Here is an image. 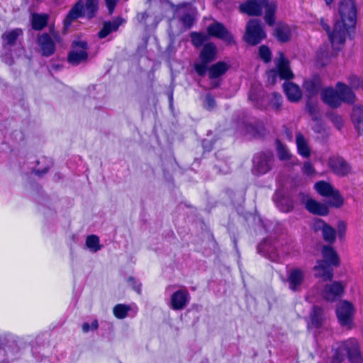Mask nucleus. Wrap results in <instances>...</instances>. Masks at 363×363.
Listing matches in <instances>:
<instances>
[{
	"instance_id": "nucleus-1",
	"label": "nucleus",
	"mask_w": 363,
	"mask_h": 363,
	"mask_svg": "<svg viewBox=\"0 0 363 363\" xmlns=\"http://www.w3.org/2000/svg\"><path fill=\"white\" fill-rule=\"evenodd\" d=\"M323 259L318 260L314 267L315 277L324 281H331L333 278V267L340 265L339 257L336 251L330 245H324L322 249Z\"/></svg>"
},
{
	"instance_id": "nucleus-2",
	"label": "nucleus",
	"mask_w": 363,
	"mask_h": 363,
	"mask_svg": "<svg viewBox=\"0 0 363 363\" xmlns=\"http://www.w3.org/2000/svg\"><path fill=\"white\" fill-rule=\"evenodd\" d=\"M266 37L264 25L259 19L253 18L247 22L243 36L246 43L255 46L259 44Z\"/></svg>"
},
{
	"instance_id": "nucleus-3",
	"label": "nucleus",
	"mask_w": 363,
	"mask_h": 363,
	"mask_svg": "<svg viewBox=\"0 0 363 363\" xmlns=\"http://www.w3.org/2000/svg\"><path fill=\"white\" fill-rule=\"evenodd\" d=\"M279 242L274 238L264 240L258 246L257 252L272 262H281L284 259V252L279 250Z\"/></svg>"
},
{
	"instance_id": "nucleus-4",
	"label": "nucleus",
	"mask_w": 363,
	"mask_h": 363,
	"mask_svg": "<svg viewBox=\"0 0 363 363\" xmlns=\"http://www.w3.org/2000/svg\"><path fill=\"white\" fill-rule=\"evenodd\" d=\"M339 14L340 23L348 31L350 28H354L357 22V9L354 0H342L339 4Z\"/></svg>"
},
{
	"instance_id": "nucleus-5",
	"label": "nucleus",
	"mask_w": 363,
	"mask_h": 363,
	"mask_svg": "<svg viewBox=\"0 0 363 363\" xmlns=\"http://www.w3.org/2000/svg\"><path fill=\"white\" fill-rule=\"evenodd\" d=\"M50 34L43 33L38 35L36 40L41 55L46 57L52 56L55 52V43H60L61 40V38L57 33L51 30Z\"/></svg>"
},
{
	"instance_id": "nucleus-6",
	"label": "nucleus",
	"mask_w": 363,
	"mask_h": 363,
	"mask_svg": "<svg viewBox=\"0 0 363 363\" xmlns=\"http://www.w3.org/2000/svg\"><path fill=\"white\" fill-rule=\"evenodd\" d=\"M216 55L217 49L213 43H208L203 45L199 54L201 62L194 65V69L198 75L200 77L206 75L208 65L216 59Z\"/></svg>"
},
{
	"instance_id": "nucleus-7",
	"label": "nucleus",
	"mask_w": 363,
	"mask_h": 363,
	"mask_svg": "<svg viewBox=\"0 0 363 363\" xmlns=\"http://www.w3.org/2000/svg\"><path fill=\"white\" fill-rule=\"evenodd\" d=\"M356 312L354 306L347 300H341L336 306L335 313L340 325L350 328Z\"/></svg>"
},
{
	"instance_id": "nucleus-8",
	"label": "nucleus",
	"mask_w": 363,
	"mask_h": 363,
	"mask_svg": "<svg viewBox=\"0 0 363 363\" xmlns=\"http://www.w3.org/2000/svg\"><path fill=\"white\" fill-rule=\"evenodd\" d=\"M274 155L271 152H259L256 154L252 159L253 174L260 176L269 172L273 165Z\"/></svg>"
},
{
	"instance_id": "nucleus-9",
	"label": "nucleus",
	"mask_w": 363,
	"mask_h": 363,
	"mask_svg": "<svg viewBox=\"0 0 363 363\" xmlns=\"http://www.w3.org/2000/svg\"><path fill=\"white\" fill-rule=\"evenodd\" d=\"M72 50L67 55L68 62L77 66L80 63L86 62L88 58V44L84 40H74L71 44Z\"/></svg>"
},
{
	"instance_id": "nucleus-10",
	"label": "nucleus",
	"mask_w": 363,
	"mask_h": 363,
	"mask_svg": "<svg viewBox=\"0 0 363 363\" xmlns=\"http://www.w3.org/2000/svg\"><path fill=\"white\" fill-rule=\"evenodd\" d=\"M320 25L326 31L328 38L333 45H341L345 43L348 31L344 27L343 23H340L339 21H337L334 25L333 31L330 30V26L325 23L323 19H321Z\"/></svg>"
},
{
	"instance_id": "nucleus-11",
	"label": "nucleus",
	"mask_w": 363,
	"mask_h": 363,
	"mask_svg": "<svg viewBox=\"0 0 363 363\" xmlns=\"http://www.w3.org/2000/svg\"><path fill=\"white\" fill-rule=\"evenodd\" d=\"M207 32L210 36L220 39L229 45L235 43L233 35L220 22L216 21L210 24L207 28Z\"/></svg>"
},
{
	"instance_id": "nucleus-12",
	"label": "nucleus",
	"mask_w": 363,
	"mask_h": 363,
	"mask_svg": "<svg viewBox=\"0 0 363 363\" xmlns=\"http://www.w3.org/2000/svg\"><path fill=\"white\" fill-rule=\"evenodd\" d=\"M248 99L252 105L259 110H265L267 107V96L260 85L254 84L251 86Z\"/></svg>"
},
{
	"instance_id": "nucleus-13",
	"label": "nucleus",
	"mask_w": 363,
	"mask_h": 363,
	"mask_svg": "<svg viewBox=\"0 0 363 363\" xmlns=\"http://www.w3.org/2000/svg\"><path fill=\"white\" fill-rule=\"evenodd\" d=\"M345 293V286L340 281H335L326 284L322 291V297L328 302H335Z\"/></svg>"
},
{
	"instance_id": "nucleus-14",
	"label": "nucleus",
	"mask_w": 363,
	"mask_h": 363,
	"mask_svg": "<svg viewBox=\"0 0 363 363\" xmlns=\"http://www.w3.org/2000/svg\"><path fill=\"white\" fill-rule=\"evenodd\" d=\"M273 200L279 210L283 213L291 212L294 208L295 201L289 194L276 191Z\"/></svg>"
},
{
	"instance_id": "nucleus-15",
	"label": "nucleus",
	"mask_w": 363,
	"mask_h": 363,
	"mask_svg": "<svg viewBox=\"0 0 363 363\" xmlns=\"http://www.w3.org/2000/svg\"><path fill=\"white\" fill-rule=\"evenodd\" d=\"M305 278L304 272L298 267L292 268L287 271L286 281L289 283V288L292 291L300 290Z\"/></svg>"
},
{
	"instance_id": "nucleus-16",
	"label": "nucleus",
	"mask_w": 363,
	"mask_h": 363,
	"mask_svg": "<svg viewBox=\"0 0 363 363\" xmlns=\"http://www.w3.org/2000/svg\"><path fill=\"white\" fill-rule=\"evenodd\" d=\"M190 294L186 289H179L174 292L170 298V307L175 311L184 309L189 303Z\"/></svg>"
},
{
	"instance_id": "nucleus-17",
	"label": "nucleus",
	"mask_w": 363,
	"mask_h": 363,
	"mask_svg": "<svg viewBox=\"0 0 363 363\" xmlns=\"http://www.w3.org/2000/svg\"><path fill=\"white\" fill-rule=\"evenodd\" d=\"M274 63L281 79L289 80L294 78V75L290 69L289 61L285 57L283 52H279V56L275 59Z\"/></svg>"
},
{
	"instance_id": "nucleus-18",
	"label": "nucleus",
	"mask_w": 363,
	"mask_h": 363,
	"mask_svg": "<svg viewBox=\"0 0 363 363\" xmlns=\"http://www.w3.org/2000/svg\"><path fill=\"white\" fill-rule=\"evenodd\" d=\"M268 0H247L240 6L242 13L251 16H259L262 13V10Z\"/></svg>"
},
{
	"instance_id": "nucleus-19",
	"label": "nucleus",
	"mask_w": 363,
	"mask_h": 363,
	"mask_svg": "<svg viewBox=\"0 0 363 363\" xmlns=\"http://www.w3.org/2000/svg\"><path fill=\"white\" fill-rule=\"evenodd\" d=\"M328 165L333 172L340 177L347 175L351 169L350 164L339 156L330 157L328 160Z\"/></svg>"
},
{
	"instance_id": "nucleus-20",
	"label": "nucleus",
	"mask_w": 363,
	"mask_h": 363,
	"mask_svg": "<svg viewBox=\"0 0 363 363\" xmlns=\"http://www.w3.org/2000/svg\"><path fill=\"white\" fill-rule=\"evenodd\" d=\"M335 90L342 103L347 104H353L355 103L356 95L352 89L347 84L339 82L336 84Z\"/></svg>"
},
{
	"instance_id": "nucleus-21",
	"label": "nucleus",
	"mask_w": 363,
	"mask_h": 363,
	"mask_svg": "<svg viewBox=\"0 0 363 363\" xmlns=\"http://www.w3.org/2000/svg\"><path fill=\"white\" fill-rule=\"evenodd\" d=\"M322 101L333 108H339L342 105L337 92L332 87L325 89L321 94Z\"/></svg>"
},
{
	"instance_id": "nucleus-22",
	"label": "nucleus",
	"mask_w": 363,
	"mask_h": 363,
	"mask_svg": "<svg viewBox=\"0 0 363 363\" xmlns=\"http://www.w3.org/2000/svg\"><path fill=\"white\" fill-rule=\"evenodd\" d=\"M83 16H84V5L82 1H79L69 10L65 18V27L68 28L74 21Z\"/></svg>"
},
{
	"instance_id": "nucleus-23",
	"label": "nucleus",
	"mask_w": 363,
	"mask_h": 363,
	"mask_svg": "<svg viewBox=\"0 0 363 363\" xmlns=\"http://www.w3.org/2000/svg\"><path fill=\"white\" fill-rule=\"evenodd\" d=\"M123 21L124 20L121 17H116L113 21H105L98 33V37L101 39L105 38L112 32L116 31Z\"/></svg>"
},
{
	"instance_id": "nucleus-24",
	"label": "nucleus",
	"mask_w": 363,
	"mask_h": 363,
	"mask_svg": "<svg viewBox=\"0 0 363 363\" xmlns=\"http://www.w3.org/2000/svg\"><path fill=\"white\" fill-rule=\"evenodd\" d=\"M22 35L23 31L20 28H16L4 33L1 35L3 48L9 50L16 44L18 38Z\"/></svg>"
},
{
	"instance_id": "nucleus-25",
	"label": "nucleus",
	"mask_w": 363,
	"mask_h": 363,
	"mask_svg": "<svg viewBox=\"0 0 363 363\" xmlns=\"http://www.w3.org/2000/svg\"><path fill=\"white\" fill-rule=\"evenodd\" d=\"M283 89L289 101L296 102L301 98V91L299 86L294 82H285L283 84Z\"/></svg>"
},
{
	"instance_id": "nucleus-26",
	"label": "nucleus",
	"mask_w": 363,
	"mask_h": 363,
	"mask_svg": "<svg viewBox=\"0 0 363 363\" xmlns=\"http://www.w3.org/2000/svg\"><path fill=\"white\" fill-rule=\"evenodd\" d=\"M325 320L324 311L318 306H313L310 313V323L309 325L315 328H320Z\"/></svg>"
},
{
	"instance_id": "nucleus-27",
	"label": "nucleus",
	"mask_w": 363,
	"mask_h": 363,
	"mask_svg": "<svg viewBox=\"0 0 363 363\" xmlns=\"http://www.w3.org/2000/svg\"><path fill=\"white\" fill-rule=\"evenodd\" d=\"M316 225L321 229L322 230V235L323 238V240L330 243L333 244L335 241L336 238V231L335 230L325 223L323 220L318 219L316 222Z\"/></svg>"
},
{
	"instance_id": "nucleus-28",
	"label": "nucleus",
	"mask_w": 363,
	"mask_h": 363,
	"mask_svg": "<svg viewBox=\"0 0 363 363\" xmlns=\"http://www.w3.org/2000/svg\"><path fill=\"white\" fill-rule=\"evenodd\" d=\"M306 210L312 214L325 216L328 214V207L315 199H310L306 205Z\"/></svg>"
},
{
	"instance_id": "nucleus-29",
	"label": "nucleus",
	"mask_w": 363,
	"mask_h": 363,
	"mask_svg": "<svg viewBox=\"0 0 363 363\" xmlns=\"http://www.w3.org/2000/svg\"><path fill=\"white\" fill-rule=\"evenodd\" d=\"M321 80L318 76L305 80L303 85V89L310 97L317 95L321 89Z\"/></svg>"
},
{
	"instance_id": "nucleus-30",
	"label": "nucleus",
	"mask_w": 363,
	"mask_h": 363,
	"mask_svg": "<svg viewBox=\"0 0 363 363\" xmlns=\"http://www.w3.org/2000/svg\"><path fill=\"white\" fill-rule=\"evenodd\" d=\"M228 69L229 65L226 62L219 61L210 67H208L207 72H208L209 79H214L225 74Z\"/></svg>"
},
{
	"instance_id": "nucleus-31",
	"label": "nucleus",
	"mask_w": 363,
	"mask_h": 363,
	"mask_svg": "<svg viewBox=\"0 0 363 363\" xmlns=\"http://www.w3.org/2000/svg\"><path fill=\"white\" fill-rule=\"evenodd\" d=\"M351 119L358 133H363V106L353 107Z\"/></svg>"
},
{
	"instance_id": "nucleus-32",
	"label": "nucleus",
	"mask_w": 363,
	"mask_h": 363,
	"mask_svg": "<svg viewBox=\"0 0 363 363\" xmlns=\"http://www.w3.org/2000/svg\"><path fill=\"white\" fill-rule=\"evenodd\" d=\"M274 35L281 43H286L291 38V29L286 24L279 23L274 28Z\"/></svg>"
},
{
	"instance_id": "nucleus-33",
	"label": "nucleus",
	"mask_w": 363,
	"mask_h": 363,
	"mask_svg": "<svg viewBox=\"0 0 363 363\" xmlns=\"http://www.w3.org/2000/svg\"><path fill=\"white\" fill-rule=\"evenodd\" d=\"M345 350L350 363H363V357L357 345H347L345 347Z\"/></svg>"
},
{
	"instance_id": "nucleus-34",
	"label": "nucleus",
	"mask_w": 363,
	"mask_h": 363,
	"mask_svg": "<svg viewBox=\"0 0 363 363\" xmlns=\"http://www.w3.org/2000/svg\"><path fill=\"white\" fill-rule=\"evenodd\" d=\"M48 16L45 13H33L31 17L32 28L35 30H42L48 25Z\"/></svg>"
},
{
	"instance_id": "nucleus-35",
	"label": "nucleus",
	"mask_w": 363,
	"mask_h": 363,
	"mask_svg": "<svg viewBox=\"0 0 363 363\" xmlns=\"http://www.w3.org/2000/svg\"><path fill=\"white\" fill-rule=\"evenodd\" d=\"M296 143L298 152L303 157H308L311 155V150L308 142L301 133H298L296 137Z\"/></svg>"
},
{
	"instance_id": "nucleus-36",
	"label": "nucleus",
	"mask_w": 363,
	"mask_h": 363,
	"mask_svg": "<svg viewBox=\"0 0 363 363\" xmlns=\"http://www.w3.org/2000/svg\"><path fill=\"white\" fill-rule=\"evenodd\" d=\"M264 8H265L264 19L266 23L269 26H273L275 22L274 14L277 9L276 4L274 2L269 3L267 1Z\"/></svg>"
},
{
	"instance_id": "nucleus-37",
	"label": "nucleus",
	"mask_w": 363,
	"mask_h": 363,
	"mask_svg": "<svg viewBox=\"0 0 363 363\" xmlns=\"http://www.w3.org/2000/svg\"><path fill=\"white\" fill-rule=\"evenodd\" d=\"M315 189L322 196L328 197L333 194L335 189L329 183L319 181L315 184Z\"/></svg>"
},
{
	"instance_id": "nucleus-38",
	"label": "nucleus",
	"mask_w": 363,
	"mask_h": 363,
	"mask_svg": "<svg viewBox=\"0 0 363 363\" xmlns=\"http://www.w3.org/2000/svg\"><path fill=\"white\" fill-rule=\"evenodd\" d=\"M86 246L91 252H96L102 248L99 238L96 235H88L86 238Z\"/></svg>"
},
{
	"instance_id": "nucleus-39",
	"label": "nucleus",
	"mask_w": 363,
	"mask_h": 363,
	"mask_svg": "<svg viewBox=\"0 0 363 363\" xmlns=\"http://www.w3.org/2000/svg\"><path fill=\"white\" fill-rule=\"evenodd\" d=\"M276 148L278 157L280 160L286 161L291 158L289 150L279 140H276Z\"/></svg>"
},
{
	"instance_id": "nucleus-40",
	"label": "nucleus",
	"mask_w": 363,
	"mask_h": 363,
	"mask_svg": "<svg viewBox=\"0 0 363 363\" xmlns=\"http://www.w3.org/2000/svg\"><path fill=\"white\" fill-rule=\"evenodd\" d=\"M99 9L98 0H86L84 5V11H86V17L88 19L94 18Z\"/></svg>"
},
{
	"instance_id": "nucleus-41",
	"label": "nucleus",
	"mask_w": 363,
	"mask_h": 363,
	"mask_svg": "<svg viewBox=\"0 0 363 363\" xmlns=\"http://www.w3.org/2000/svg\"><path fill=\"white\" fill-rule=\"evenodd\" d=\"M191 40L192 45L195 48H200L207 40V36L204 33L191 32L190 33Z\"/></svg>"
},
{
	"instance_id": "nucleus-42",
	"label": "nucleus",
	"mask_w": 363,
	"mask_h": 363,
	"mask_svg": "<svg viewBox=\"0 0 363 363\" xmlns=\"http://www.w3.org/2000/svg\"><path fill=\"white\" fill-rule=\"evenodd\" d=\"M330 199L328 204L330 206L339 208L343 204V199L339 191L334 189L333 194L328 196Z\"/></svg>"
},
{
	"instance_id": "nucleus-43",
	"label": "nucleus",
	"mask_w": 363,
	"mask_h": 363,
	"mask_svg": "<svg viewBox=\"0 0 363 363\" xmlns=\"http://www.w3.org/2000/svg\"><path fill=\"white\" fill-rule=\"evenodd\" d=\"M130 310L128 306L124 304H117L113 309L114 315L118 319H123L128 315V311Z\"/></svg>"
},
{
	"instance_id": "nucleus-44",
	"label": "nucleus",
	"mask_w": 363,
	"mask_h": 363,
	"mask_svg": "<svg viewBox=\"0 0 363 363\" xmlns=\"http://www.w3.org/2000/svg\"><path fill=\"white\" fill-rule=\"evenodd\" d=\"M347 80L352 89H363V78L355 74H351L347 77Z\"/></svg>"
},
{
	"instance_id": "nucleus-45",
	"label": "nucleus",
	"mask_w": 363,
	"mask_h": 363,
	"mask_svg": "<svg viewBox=\"0 0 363 363\" xmlns=\"http://www.w3.org/2000/svg\"><path fill=\"white\" fill-rule=\"evenodd\" d=\"M259 56L265 63L272 60V52L267 45H262L259 48Z\"/></svg>"
},
{
	"instance_id": "nucleus-46",
	"label": "nucleus",
	"mask_w": 363,
	"mask_h": 363,
	"mask_svg": "<svg viewBox=\"0 0 363 363\" xmlns=\"http://www.w3.org/2000/svg\"><path fill=\"white\" fill-rule=\"evenodd\" d=\"M327 116L338 130H340L342 128L344 121L340 115L335 112H329L328 113Z\"/></svg>"
},
{
	"instance_id": "nucleus-47",
	"label": "nucleus",
	"mask_w": 363,
	"mask_h": 363,
	"mask_svg": "<svg viewBox=\"0 0 363 363\" xmlns=\"http://www.w3.org/2000/svg\"><path fill=\"white\" fill-rule=\"evenodd\" d=\"M282 101L283 99L281 94L277 92L272 93V96L269 99V104L274 110L279 111L281 108Z\"/></svg>"
},
{
	"instance_id": "nucleus-48",
	"label": "nucleus",
	"mask_w": 363,
	"mask_h": 363,
	"mask_svg": "<svg viewBox=\"0 0 363 363\" xmlns=\"http://www.w3.org/2000/svg\"><path fill=\"white\" fill-rule=\"evenodd\" d=\"M179 21L184 28L190 29L194 23V18L189 13H186L179 18Z\"/></svg>"
},
{
	"instance_id": "nucleus-49",
	"label": "nucleus",
	"mask_w": 363,
	"mask_h": 363,
	"mask_svg": "<svg viewBox=\"0 0 363 363\" xmlns=\"http://www.w3.org/2000/svg\"><path fill=\"white\" fill-rule=\"evenodd\" d=\"M247 130L254 137H259L262 135L264 132V129L262 124H258L257 125H250L247 126Z\"/></svg>"
},
{
	"instance_id": "nucleus-50",
	"label": "nucleus",
	"mask_w": 363,
	"mask_h": 363,
	"mask_svg": "<svg viewBox=\"0 0 363 363\" xmlns=\"http://www.w3.org/2000/svg\"><path fill=\"white\" fill-rule=\"evenodd\" d=\"M214 169L218 174H228L230 172V166L226 160L220 161L214 164Z\"/></svg>"
},
{
	"instance_id": "nucleus-51",
	"label": "nucleus",
	"mask_w": 363,
	"mask_h": 363,
	"mask_svg": "<svg viewBox=\"0 0 363 363\" xmlns=\"http://www.w3.org/2000/svg\"><path fill=\"white\" fill-rule=\"evenodd\" d=\"M345 347V346L341 347L335 352L333 357V363H340L345 359L347 355Z\"/></svg>"
},
{
	"instance_id": "nucleus-52",
	"label": "nucleus",
	"mask_w": 363,
	"mask_h": 363,
	"mask_svg": "<svg viewBox=\"0 0 363 363\" xmlns=\"http://www.w3.org/2000/svg\"><path fill=\"white\" fill-rule=\"evenodd\" d=\"M216 106V103L214 97L211 94H207L203 101L204 108L208 111H211L213 110Z\"/></svg>"
},
{
	"instance_id": "nucleus-53",
	"label": "nucleus",
	"mask_w": 363,
	"mask_h": 363,
	"mask_svg": "<svg viewBox=\"0 0 363 363\" xmlns=\"http://www.w3.org/2000/svg\"><path fill=\"white\" fill-rule=\"evenodd\" d=\"M99 328V323L96 319H94L91 324L89 323H84L82 325L83 333H87L89 331L96 330Z\"/></svg>"
},
{
	"instance_id": "nucleus-54",
	"label": "nucleus",
	"mask_w": 363,
	"mask_h": 363,
	"mask_svg": "<svg viewBox=\"0 0 363 363\" xmlns=\"http://www.w3.org/2000/svg\"><path fill=\"white\" fill-rule=\"evenodd\" d=\"M267 82L270 84H274L277 82V79L279 77V72L276 68L272 69L267 72Z\"/></svg>"
},
{
	"instance_id": "nucleus-55",
	"label": "nucleus",
	"mask_w": 363,
	"mask_h": 363,
	"mask_svg": "<svg viewBox=\"0 0 363 363\" xmlns=\"http://www.w3.org/2000/svg\"><path fill=\"white\" fill-rule=\"evenodd\" d=\"M214 140L212 139H203L202 140V147L205 152H210L213 148Z\"/></svg>"
},
{
	"instance_id": "nucleus-56",
	"label": "nucleus",
	"mask_w": 363,
	"mask_h": 363,
	"mask_svg": "<svg viewBox=\"0 0 363 363\" xmlns=\"http://www.w3.org/2000/svg\"><path fill=\"white\" fill-rule=\"evenodd\" d=\"M120 0H104L106 6L108 9V14L111 15Z\"/></svg>"
},
{
	"instance_id": "nucleus-57",
	"label": "nucleus",
	"mask_w": 363,
	"mask_h": 363,
	"mask_svg": "<svg viewBox=\"0 0 363 363\" xmlns=\"http://www.w3.org/2000/svg\"><path fill=\"white\" fill-rule=\"evenodd\" d=\"M302 171L305 174L309 176L313 174L315 170L310 162H306L302 167Z\"/></svg>"
},
{
	"instance_id": "nucleus-58",
	"label": "nucleus",
	"mask_w": 363,
	"mask_h": 363,
	"mask_svg": "<svg viewBox=\"0 0 363 363\" xmlns=\"http://www.w3.org/2000/svg\"><path fill=\"white\" fill-rule=\"evenodd\" d=\"M128 281L132 286L133 289L136 291L138 293L140 292L141 290V284L138 283L133 277H130L128 279Z\"/></svg>"
},
{
	"instance_id": "nucleus-59",
	"label": "nucleus",
	"mask_w": 363,
	"mask_h": 363,
	"mask_svg": "<svg viewBox=\"0 0 363 363\" xmlns=\"http://www.w3.org/2000/svg\"><path fill=\"white\" fill-rule=\"evenodd\" d=\"M306 110L311 116H313L316 113V106L313 101H308L306 103Z\"/></svg>"
},
{
	"instance_id": "nucleus-60",
	"label": "nucleus",
	"mask_w": 363,
	"mask_h": 363,
	"mask_svg": "<svg viewBox=\"0 0 363 363\" xmlns=\"http://www.w3.org/2000/svg\"><path fill=\"white\" fill-rule=\"evenodd\" d=\"M346 230V225L343 221H339L337 225L338 235L340 238H343Z\"/></svg>"
},
{
	"instance_id": "nucleus-61",
	"label": "nucleus",
	"mask_w": 363,
	"mask_h": 363,
	"mask_svg": "<svg viewBox=\"0 0 363 363\" xmlns=\"http://www.w3.org/2000/svg\"><path fill=\"white\" fill-rule=\"evenodd\" d=\"M298 196L300 199L301 203H304L305 206L306 205L307 201L311 199L308 197V195L307 194L302 191L298 193Z\"/></svg>"
},
{
	"instance_id": "nucleus-62",
	"label": "nucleus",
	"mask_w": 363,
	"mask_h": 363,
	"mask_svg": "<svg viewBox=\"0 0 363 363\" xmlns=\"http://www.w3.org/2000/svg\"><path fill=\"white\" fill-rule=\"evenodd\" d=\"M49 170V167H44L43 169H35L33 170L35 174L38 175V177H43L44 176Z\"/></svg>"
},
{
	"instance_id": "nucleus-63",
	"label": "nucleus",
	"mask_w": 363,
	"mask_h": 363,
	"mask_svg": "<svg viewBox=\"0 0 363 363\" xmlns=\"http://www.w3.org/2000/svg\"><path fill=\"white\" fill-rule=\"evenodd\" d=\"M147 17H148V15L146 12L140 13L137 15V19L140 23L145 21V20Z\"/></svg>"
},
{
	"instance_id": "nucleus-64",
	"label": "nucleus",
	"mask_w": 363,
	"mask_h": 363,
	"mask_svg": "<svg viewBox=\"0 0 363 363\" xmlns=\"http://www.w3.org/2000/svg\"><path fill=\"white\" fill-rule=\"evenodd\" d=\"M169 106L171 109L173 108V89L170 90L168 93Z\"/></svg>"
}]
</instances>
